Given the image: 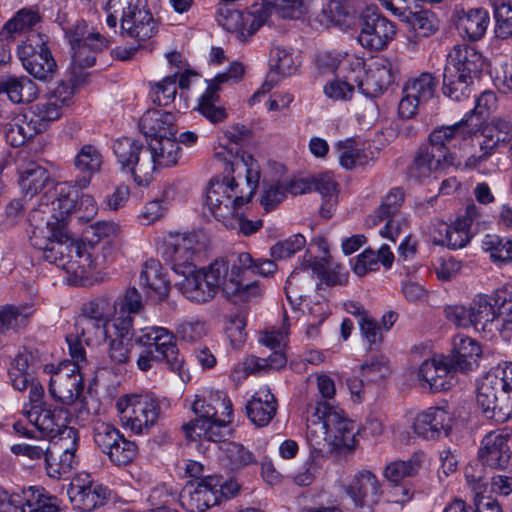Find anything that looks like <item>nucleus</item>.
I'll use <instances>...</instances> for the list:
<instances>
[{
	"instance_id": "f257e3e1",
	"label": "nucleus",
	"mask_w": 512,
	"mask_h": 512,
	"mask_svg": "<svg viewBox=\"0 0 512 512\" xmlns=\"http://www.w3.org/2000/svg\"><path fill=\"white\" fill-rule=\"evenodd\" d=\"M230 169L232 173L243 170L244 179L239 175L226 176L221 181L212 179L206 195L210 212L220 222L235 213V209H241L245 203L251 201L260 177L258 171L247 167L244 159L232 162Z\"/></svg>"
},
{
	"instance_id": "f03ea898",
	"label": "nucleus",
	"mask_w": 512,
	"mask_h": 512,
	"mask_svg": "<svg viewBox=\"0 0 512 512\" xmlns=\"http://www.w3.org/2000/svg\"><path fill=\"white\" fill-rule=\"evenodd\" d=\"M313 412L307 418V437L309 441L322 438L338 453H346L354 450L356 445L355 424L348 419L344 411L327 401H317L312 407Z\"/></svg>"
},
{
	"instance_id": "7ed1b4c3",
	"label": "nucleus",
	"mask_w": 512,
	"mask_h": 512,
	"mask_svg": "<svg viewBox=\"0 0 512 512\" xmlns=\"http://www.w3.org/2000/svg\"><path fill=\"white\" fill-rule=\"evenodd\" d=\"M488 67L489 61L474 46L455 47V55L449 56L444 67L443 94L457 102L468 98L474 80L481 79Z\"/></svg>"
},
{
	"instance_id": "20e7f679",
	"label": "nucleus",
	"mask_w": 512,
	"mask_h": 512,
	"mask_svg": "<svg viewBox=\"0 0 512 512\" xmlns=\"http://www.w3.org/2000/svg\"><path fill=\"white\" fill-rule=\"evenodd\" d=\"M112 149L121 170L130 173L137 185L148 186L152 182V158L143 143L122 137L114 141Z\"/></svg>"
},
{
	"instance_id": "39448f33",
	"label": "nucleus",
	"mask_w": 512,
	"mask_h": 512,
	"mask_svg": "<svg viewBox=\"0 0 512 512\" xmlns=\"http://www.w3.org/2000/svg\"><path fill=\"white\" fill-rule=\"evenodd\" d=\"M122 424L136 434L147 432L160 415V402L152 394L126 395L116 404Z\"/></svg>"
},
{
	"instance_id": "423d86ee",
	"label": "nucleus",
	"mask_w": 512,
	"mask_h": 512,
	"mask_svg": "<svg viewBox=\"0 0 512 512\" xmlns=\"http://www.w3.org/2000/svg\"><path fill=\"white\" fill-rule=\"evenodd\" d=\"M22 414L41 438L54 439L60 436L61 441L77 438L78 431L68 425L70 413L65 407L34 404L30 409H24Z\"/></svg>"
},
{
	"instance_id": "0eeeda50",
	"label": "nucleus",
	"mask_w": 512,
	"mask_h": 512,
	"mask_svg": "<svg viewBox=\"0 0 512 512\" xmlns=\"http://www.w3.org/2000/svg\"><path fill=\"white\" fill-rule=\"evenodd\" d=\"M106 24L109 29L120 21L121 32H133L147 28L152 32L157 22L146 9V0H109L107 3Z\"/></svg>"
},
{
	"instance_id": "6e6552de",
	"label": "nucleus",
	"mask_w": 512,
	"mask_h": 512,
	"mask_svg": "<svg viewBox=\"0 0 512 512\" xmlns=\"http://www.w3.org/2000/svg\"><path fill=\"white\" fill-rule=\"evenodd\" d=\"M44 35L29 34L27 39L18 45L17 53L30 75L41 81H50L56 74L57 64Z\"/></svg>"
},
{
	"instance_id": "1a4fd4ad",
	"label": "nucleus",
	"mask_w": 512,
	"mask_h": 512,
	"mask_svg": "<svg viewBox=\"0 0 512 512\" xmlns=\"http://www.w3.org/2000/svg\"><path fill=\"white\" fill-rule=\"evenodd\" d=\"M134 332L135 344L166 358V365L172 372H181L184 360L180 356L177 339L172 331L160 326H134Z\"/></svg>"
},
{
	"instance_id": "9d476101",
	"label": "nucleus",
	"mask_w": 512,
	"mask_h": 512,
	"mask_svg": "<svg viewBox=\"0 0 512 512\" xmlns=\"http://www.w3.org/2000/svg\"><path fill=\"white\" fill-rule=\"evenodd\" d=\"M346 78L355 82L359 90L367 97L380 96L395 79V73L388 59H379L366 69L364 63L356 60L350 66Z\"/></svg>"
},
{
	"instance_id": "9b49d317",
	"label": "nucleus",
	"mask_w": 512,
	"mask_h": 512,
	"mask_svg": "<svg viewBox=\"0 0 512 512\" xmlns=\"http://www.w3.org/2000/svg\"><path fill=\"white\" fill-rule=\"evenodd\" d=\"M93 439L99 450L117 466L130 464L138 455L137 444L126 439L118 429L109 423H95Z\"/></svg>"
},
{
	"instance_id": "f8f14e48",
	"label": "nucleus",
	"mask_w": 512,
	"mask_h": 512,
	"mask_svg": "<svg viewBox=\"0 0 512 512\" xmlns=\"http://www.w3.org/2000/svg\"><path fill=\"white\" fill-rule=\"evenodd\" d=\"M477 391V404L487 419L505 423L512 418V395L500 388L492 373L483 377Z\"/></svg>"
},
{
	"instance_id": "ddd939ff",
	"label": "nucleus",
	"mask_w": 512,
	"mask_h": 512,
	"mask_svg": "<svg viewBox=\"0 0 512 512\" xmlns=\"http://www.w3.org/2000/svg\"><path fill=\"white\" fill-rule=\"evenodd\" d=\"M223 485V477L218 475L188 481L180 493L181 506L188 512H204L219 503Z\"/></svg>"
},
{
	"instance_id": "4468645a",
	"label": "nucleus",
	"mask_w": 512,
	"mask_h": 512,
	"mask_svg": "<svg viewBox=\"0 0 512 512\" xmlns=\"http://www.w3.org/2000/svg\"><path fill=\"white\" fill-rule=\"evenodd\" d=\"M480 131L481 119L473 115H464L460 121L452 125L434 128L429 134L428 143L454 164L455 156L449 146H455L458 141L474 138Z\"/></svg>"
},
{
	"instance_id": "2eb2a0df",
	"label": "nucleus",
	"mask_w": 512,
	"mask_h": 512,
	"mask_svg": "<svg viewBox=\"0 0 512 512\" xmlns=\"http://www.w3.org/2000/svg\"><path fill=\"white\" fill-rule=\"evenodd\" d=\"M272 9L262 0L261 4L255 3L246 13L228 7H220L216 20L226 32H238L242 26L247 32H257L264 25L271 28Z\"/></svg>"
},
{
	"instance_id": "dca6fc26",
	"label": "nucleus",
	"mask_w": 512,
	"mask_h": 512,
	"mask_svg": "<svg viewBox=\"0 0 512 512\" xmlns=\"http://www.w3.org/2000/svg\"><path fill=\"white\" fill-rule=\"evenodd\" d=\"M84 389V381L77 365L61 362L49 382L51 397L62 407L73 405Z\"/></svg>"
},
{
	"instance_id": "f3484780",
	"label": "nucleus",
	"mask_w": 512,
	"mask_h": 512,
	"mask_svg": "<svg viewBox=\"0 0 512 512\" xmlns=\"http://www.w3.org/2000/svg\"><path fill=\"white\" fill-rule=\"evenodd\" d=\"M51 240L43 252V258L63 269H73L81 254L82 244L75 241L66 227H53Z\"/></svg>"
},
{
	"instance_id": "a211bd4d",
	"label": "nucleus",
	"mask_w": 512,
	"mask_h": 512,
	"mask_svg": "<svg viewBox=\"0 0 512 512\" xmlns=\"http://www.w3.org/2000/svg\"><path fill=\"white\" fill-rule=\"evenodd\" d=\"M200 249L201 243L197 234H178L170 236L164 242L162 257L167 264L171 265L173 271L181 274L183 270H191L195 267L192 261Z\"/></svg>"
},
{
	"instance_id": "6ab92c4d",
	"label": "nucleus",
	"mask_w": 512,
	"mask_h": 512,
	"mask_svg": "<svg viewBox=\"0 0 512 512\" xmlns=\"http://www.w3.org/2000/svg\"><path fill=\"white\" fill-rule=\"evenodd\" d=\"M345 492L352 499L354 506L365 512H374L383 494L377 476L366 469L358 471L353 476Z\"/></svg>"
},
{
	"instance_id": "aec40b11",
	"label": "nucleus",
	"mask_w": 512,
	"mask_h": 512,
	"mask_svg": "<svg viewBox=\"0 0 512 512\" xmlns=\"http://www.w3.org/2000/svg\"><path fill=\"white\" fill-rule=\"evenodd\" d=\"M506 293L504 290H496L491 295L478 294L470 304V316L472 327L477 331H486L503 312L506 306Z\"/></svg>"
},
{
	"instance_id": "412c9836",
	"label": "nucleus",
	"mask_w": 512,
	"mask_h": 512,
	"mask_svg": "<svg viewBox=\"0 0 512 512\" xmlns=\"http://www.w3.org/2000/svg\"><path fill=\"white\" fill-rule=\"evenodd\" d=\"M112 328L113 332L105 337L108 340V357L114 364H126L130 359L131 341H135L134 318L132 316L117 318Z\"/></svg>"
},
{
	"instance_id": "4be33fe9",
	"label": "nucleus",
	"mask_w": 512,
	"mask_h": 512,
	"mask_svg": "<svg viewBox=\"0 0 512 512\" xmlns=\"http://www.w3.org/2000/svg\"><path fill=\"white\" fill-rule=\"evenodd\" d=\"M452 346L451 353L445 356L452 371L467 374L478 367L482 349L475 339L458 334L453 338Z\"/></svg>"
},
{
	"instance_id": "5701e85b",
	"label": "nucleus",
	"mask_w": 512,
	"mask_h": 512,
	"mask_svg": "<svg viewBox=\"0 0 512 512\" xmlns=\"http://www.w3.org/2000/svg\"><path fill=\"white\" fill-rule=\"evenodd\" d=\"M453 165L450 160L441 154V151L427 143L416 150L411 163L407 167V174L411 178L421 180Z\"/></svg>"
},
{
	"instance_id": "b1692460",
	"label": "nucleus",
	"mask_w": 512,
	"mask_h": 512,
	"mask_svg": "<svg viewBox=\"0 0 512 512\" xmlns=\"http://www.w3.org/2000/svg\"><path fill=\"white\" fill-rule=\"evenodd\" d=\"M451 424L452 418L446 410L440 407H430L416 416L412 429L419 437L435 440L442 436H448Z\"/></svg>"
},
{
	"instance_id": "393cba45",
	"label": "nucleus",
	"mask_w": 512,
	"mask_h": 512,
	"mask_svg": "<svg viewBox=\"0 0 512 512\" xmlns=\"http://www.w3.org/2000/svg\"><path fill=\"white\" fill-rule=\"evenodd\" d=\"M512 451L508 444V435L495 431L489 432L481 441L478 458L488 467L505 469L511 459Z\"/></svg>"
},
{
	"instance_id": "a878e982",
	"label": "nucleus",
	"mask_w": 512,
	"mask_h": 512,
	"mask_svg": "<svg viewBox=\"0 0 512 512\" xmlns=\"http://www.w3.org/2000/svg\"><path fill=\"white\" fill-rule=\"evenodd\" d=\"M67 440V443L61 441L60 444H54L51 450H46V471L51 478L59 479L70 473L76 463L75 452L78 446L79 433H77L76 439Z\"/></svg>"
},
{
	"instance_id": "bb28decb",
	"label": "nucleus",
	"mask_w": 512,
	"mask_h": 512,
	"mask_svg": "<svg viewBox=\"0 0 512 512\" xmlns=\"http://www.w3.org/2000/svg\"><path fill=\"white\" fill-rule=\"evenodd\" d=\"M447 362L446 357L442 355L439 358L425 360L419 367L418 377L431 391H444L453 386L455 372L450 369Z\"/></svg>"
},
{
	"instance_id": "cd10ccee",
	"label": "nucleus",
	"mask_w": 512,
	"mask_h": 512,
	"mask_svg": "<svg viewBox=\"0 0 512 512\" xmlns=\"http://www.w3.org/2000/svg\"><path fill=\"white\" fill-rule=\"evenodd\" d=\"M356 18L350 14L344 0H328L311 22L313 29H353Z\"/></svg>"
},
{
	"instance_id": "c85d7f7f",
	"label": "nucleus",
	"mask_w": 512,
	"mask_h": 512,
	"mask_svg": "<svg viewBox=\"0 0 512 512\" xmlns=\"http://www.w3.org/2000/svg\"><path fill=\"white\" fill-rule=\"evenodd\" d=\"M71 46L72 62L80 66H93L95 54L107 46L103 34H67Z\"/></svg>"
},
{
	"instance_id": "c756f323",
	"label": "nucleus",
	"mask_w": 512,
	"mask_h": 512,
	"mask_svg": "<svg viewBox=\"0 0 512 512\" xmlns=\"http://www.w3.org/2000/svg\"><path fill=\"white\" fill-rule=\"evenodd\" d=\"M74 509L81 512H92L106 504L109 491L102 485L72 483L68 491Z\"/></svg>"
},
{
	"instance_id": "7c9ffc66",
	"label": "nucleus",
	"mask_w": 512,
	"mask_h": 512,
	"mask_svg": "<svg viewBox=\"0 0 512 512\" xmlns=\"http://www.w3.org/2000/svg\"><path fill=\"white\" fill-rule=\"evenodd\" d=\"M139 127L146 139L176 137L175 115L162 110H148L139 120Z\"/></svg>"
},
{
	"instance_id": "2f4dec72",
	"label": "nucleus",
	"mask_w": 512,
	"mask_h": 512,
	"mask_svg": "<svg viewBox=\"0 0 512 512\" xmlns=\"http://www.w3.org/2000/svg\"><path fill=\"white\" fill-rule=\"evenodd\" d=\"M192 410L196 418L190 422L201 424L204 419L212 421L222 416L231 418L232 404L225 393L218 391L209 400L196 396Z\"/></svg>"
},
{
	"instance_id": "473e14b6",
	"label": "nucleus",
	"mask_w": 512,
	"mask_h": 512,
	"mask_svg": "<svg viewBox=\"0 0 512 512\" xmlns=\"http://www.w3.org/2000/svg\"><path fill=\"white\" fill-rule=\"evenodd\" d=\"M277 411V400L268 388H261L246 404V414L257 427L267 426Z\"/></svg>"
},
{
	"instance_id": "72a5a7b5",
	"label": "nucleus",
	"mask_w": 512,
	"mask_h": 512,
	"mask_svg": "<svg viewBox=\"0 0 512 512\" xmlns=\"http://www.w3.org/2000/svg\"><path fill=\"white\" fill-rule=\"evenodd\" d=\"M202 270L205 271V279L210 288L214 290L215 295L221 288L227 296H232L238 293L242 287V280L231 276L229 261L226 259H216Z\"/></svg>"
},
{
	"instance_id": "f704fd0d",
	"label": "nucleus",
	"mask_w": 512,
	"mask_h": 512,
	"mask_svg": "<svg viewBox=\"0 0 512 512\" xmlns=\"http://www.w3.org/2000/svg\"><path fill=\"white\" fill-rule=\"evenodd\" d=\"M181 275L184 278L176 285L188 300L195 303H206L215 297L214 290L210 288L205 279L204 270H197L194 267L191 270H183Z\"/></svg>"
},
{
	"instance_id": "c9c22d12",
	"label": "nucleus",
	"mask_w": 512,
	"mask_h": 512,
	"mask_svg": "<svg viewBox=\"0 0 512 512\" xmlns=\"http://www.w3.org/2000/svg\"><path fill=\"white\" fill-rule=\"evenodd\" d=\"M230 418L220 417L215 420H202V423L188 422L182 425L186 437L190 440L206 439L212 442H221L227 435V426Z\"/></svg>"
},
{
	"instance_id": "e433bc0d",
	"label": "nucleus",
	"mask_w": 512,
	"mask_h": 512,
	"mask_svg": "<svg viewBox=\"0 0 512 512\" xmlns=\"http://www.w3.org/2000/svg\"><path fill=\"white\" fill-rule=\"evenodd\" d=\"M102 162L103 158L97 147L91 144L82 146L74 158V167L81 174L75 185L80 189L86 188L93 175L100 170Z\"/></svg>"
},
{
	"instance_id": "4c0bfd02",
	"label": "nucleus",
	"mask_w": 512,
	"mask_h": 512,
	"mask_svg": "<svg viewBox=\"0 0 512 512\" xmlns=\"http://www.w3.org/2000/svg\"><path fill=\"white\" fill-rule=\"evenodd\" d=\"M38 93L37 85L27 76H8L0 80V95H6L13 103H30Z\"/></svg>"
},
{
	"instance_id": "58836bf2",
	"label": "nucleus",
	"mask_w": 512,
	"mask_h": 512,
	"mask_svg": "<svg viewBox=\"0 0 512 512\" xmlns=\"http://www.w3.org/2000/svg\"><path fill=\"white\" fill-rule=\"evenodd\" d=\"M146 149L149 150L153 165V173L157 168L170 167L177 164L180 153V146L175 137L149 140Z\"/></svg>"
},
{
	"instance_id": "ea45409f",
	"label": "nucleus",
	"mask_w": 512,
	"mask_h": 512,
	"mask_svg": "<svg viewBox=\"0 0 512 512\" xmlns=\"http://www.w3.org/2000/svg\"><path fill=\"white\" fill-rule=\"evenodd\" d=\"M140 285L154 292L160 300L165 299L170 291V281L163 273L158 260L150 259L145 262L139 277Z\"/></svg>"
},
{
	"instance_id": "a19ab883",
	"label": "nucleus",
	"mask_w": 512,
	"mask_h": 512,
	"mask_svg": "<svg viewBox=\"0 0 512 512\" xmlns=\"http://www.w3.org/2000/svg\"><path fill=\"white\" fill-rule=\"evenodd\" d=\"M4 133L11 146L19 147L41 133V128L35 126L28 113L19 114L6 124Z\"/></svg>"
},
{
	"instance_id": "79ce46f5",
	"label": "nucleus",
	"mask_w": 512,
	"mask_h": 512,
	"mask_svg": "<svg viewBox=\"0 0 512 512\" xmlns=\"http://www.w3.org/2000/svg\"><path fill=\"white\" fill-rule=\"evenodd\" d=\"M490 23V15L484 8L457 11L453 18L454 28L459 32H486Z\"/></svg>"
},
{
	"instance_id": "37998d69",
	"label": "nucleus",
	"mask_w": 512,
	"mask_h": 512,
	"mask_svg": "<svg viewBox=\"0 0 512 512\" xmlns=\"http://www.w3.org/2000/svg\"><path fill=\"white\" fill-rule=\"evenodd\" d=\"M335 149L338 153L340 165L347 170H352L357 166H365L372 159L369 154L372 155L373 153H368L361 148L353 138L339 141Z\"/></svg>"
},
{
	"instance_id": "c03bdc74",
	"label": "nucleus",
	"mask_w": 512,
	"mask_h": 512,
	"mask_svg": "<svg viewBox=\"0 0 512 512\" xmlns=\"http://www.w3.org/2000/svg\"><path fill=\"white\" fill-rule=\"evenodd\" d=\"M493 129H484L478 133L477 138L482 139L479 143V153L469 156L464 163V167L468 169H476L485 163L498 149L504 139L500 135H494Z\"/></svg>"
},
{
	"instance_id": "a18cd8bd",
	"label": "nucleus",
	"mask_w": 512,
	"mask_h": 512,
	"mask_svg": "<svg viewBox=\"0 0 512 512\" xmlns=\"http://www.w3.org/2000/svg\"><path fill=\"white\" fill-rule=\"evenodd\" d=\"M25 512H60L58 499L42 487L30 486L22 491Z\"/></svg>"
},
{
	"instance_id": "49530a36",
	"label": "nucleus",
	"mask_w": 512,
	"mask_h": 512,
	"mask_svg": "<svg viewBox=\"0 0 512 512\" xmlns=\"http://www.w3.org/2000/svg\"><path fill=\"white\" fill-rule=\"evenodd\" d=\"M52 183L48 171L42 166L31 162L21 172L20 186L23 192L31 197L42 191L49 183Z\"/></svg>"
},
{
	"instance_id": "de8ad7c7",
	"label": "nucleus",
	"mask_w": 512,
	"mask_h": 512,
	"mask_svg": "<svg viewBox=\"0 0 512 512\" xmlns=\"http://www.w3.org/2000/svg\"><path fill=\"white\" fill-rule=\"evenodd\" d=\"M438 80L429 72H423L415 78H411L404 86V93L416 98L423 104L427 103L435 95Z\"/></svg>"
},
{
	"instance_id": "09e8293b",
	"label": "nucleus",
	"mask_w": 512,
	"mask_h": 512,
	"mask_svg": "<svg viewBox=\"0 0 512 512\" xmlns=\"http://www.w3.org/2000/svg\"><path fill=\"white\" fill-rule=\"evenodd\" d=\"M405 193L402 188H393L382 200L379 208L367 217L366 222L369 225L376 226L387 217L398 215V212L404 202Z\"/></svg>"
},
{
	"instance_id": "8fccbe9b",
	"label": "nucleus",
	"mask_w": 512,
	"mask_h": 512,
	"mask_svg": "<svg viewBox=\"0 0 512 512\" xmlns=\"http://www.w3.org/2000/svg\"><path fill=\"white\" fill-rule=\"evenodd\" d=\"M116 312L115 304L108 296L94 298L81 307L80 315L109 323Z\"/></svg>"
},
{
	"instance_id": "3c124183",
	"label": "nucleus",
	"mask_w": 512,
	"mask_h": 512,
	"mask_svg": "<svg viewBox=\"0 0 512 512\" xmlns=\"http://www.w3.org/2000/svg\"><path fill=\"white\" fill-rule=\"evenodd\" d=\"M28 114L35 122V126L41 128V133L47 129L50 122L59 119L61 116L59 103L53 99L31 106Z\"/></svg>"
},
{
	"instance_id": "603ef678",
	"label": "nucleus",
	"mask_w": 512,
	"mask_h": 512,
	"mask_svg": "<svg viewBox=\"0 0 512 512\" xmlns=\"http://www.w3.org/2000/svg\"><path fill=\"white\" fill-rule=\"evenodd\" d=\"M28 318L29 314L25 307L9 304L0 306V333L25 327Z\"/></svg>"
},
{
	"instance_id": "864d4df0",
	"label": "nucleus",
	"mask_w": 512,
	"mask_h": 512,
	"mask_svg": "<svg viewBox=\"0 0 512 512\" xmlns=\"http://www.w3.org/2000/svg\"><path fill=\"white\" fill-rule=\"evenodd\" d=\"M110 247H102L101 252L95 246L81 247V254L77 260V267L81 269L82 273H87L91 270L101 269L107 262V256L110 254Z\"/></svg>"
},
{
	"instance_id": "5fc2aeb1",
	"label": "nucleus",
	"mask_w": 512,
	"mask_h": 512,
	"mask_svg": "<svg viewBox=\"0 0 512 512\" xmlns=\"http://www.w3.org/2000/svg\"><path fill=\"white\" fill-rule=\"evenodd\" d=\"M419 468L420 462L414 457L407 461H394L386 466L384 477L397 487L405 478L415 476Z\"/></svg>"
},
{
	"instance_id": "6e6d98bb",
	"label": "nucleus",
	"mask_w": 512,
	"mask_h": 512,
	"mask_svg": "<svg viewBox=\"0 0 512 512\" xmlns=\"http://www.w3.org/2000/svg\"><path fill=\"white\" fill-rule=\"evenodd\" d=\"M107 325V322L94 320L79 314L75 322V333L83 337L86 344H89L93 340L101 337L105 338L109 334Z\"/></svg>"
},
{
	"instance_id": "4d7b16f0",
	"label": "nucleus",
	"mask_w": 512,
	"mask_h": 512,
	"mask_svg": "<svg viewBox=\"0 0 512 512\" xmlns=\"http://www.w3.org/2000/svg\"><path fill=\"white\" fill-rule=\"evenodd\" d=\"M482 248L490 252L494 261L512 262V239L487 234L482 241Z\"/></svg>"
},
{
	"instance_id": "13d9d810",
	"label": "nucleus",
	"mask_w": 512,
	"mask_h": 512,
	"mask_svg": "<svg viewBox=\"0 0 512 512\" xmlns=\"http://www.w3.org/2000/svg\"><path fill=\"white\" fill-rule=\"evenodd\" d=\"M270 56V70L278 76L287 77L296 73L299 62L288 50L275 47Z\"/></svg>"
},
{
	"instance_id": "bf43d9fd",
	"label": "nucleus",
	"mask_w": 512,
	"mask_h": 512,
	"mask_svg": "<svg viewBox=\"0 0 512 512\" xmlns=\"http://www.w3.org/2000/svg\"><path fill=\"white\" fill-rule=\"evenodd\" d=\"M282 19L298 20L306 13L304 0H263Z\"/></svg>"
},
{
	"instance_id": "052dcab7",
	"label": "nucleus",
	"mask_w": 512,
	"mask_h": 512,
	"mask_svg": "<svg viewBox=\"0 0 512 512\" xmlns=\"http://www.w3.org/2000/svg\"><path fill=\"white\" fill-rule=\"evenodd\" d=\"M357 21L360 32H395L394 25L375 10L367 9Z\"/></svg>"
},
{
	"instance_id": "680f3d73",
	"label": "nucleus",
	"mask_w": 512,
	"mask_h": 512,
	"mask_svg": "<svg viewBox=\"0 0 512 512\" xmlns=\"http://www.w3.org/2000/svg\"><path fill=\"white\" fill-rule=\"evenodd\" d=\"M40 20L41 17L37 11L23 8L6 22L1 32H22L26 29H32Z\"/></svg>"
},
{
	"instance_id": "e2e57ef3",
	"label": "nucleus",
	"mask_w": 512,
	"mask_h": 512,
	"mask_svg": "<svg viewBox=\"0 0 512 512\" xmlns=\"http://www.w3.org/2000/svg\"><path fill=\"white\" fill-rule=\"evenodd\" d=\"M77 195L60 194L58 198L52 201L50 209L56 227H66V218L75 210Z\"/></svg>"
},
{
	"instance_id": "0e129e2a",
	"label": "nucleus",
	"mask_w": 512,
	"mask_h": 512,
	"mask_svg": "<svg viewBox=\"0 0 512 512\" xmlns=\"http://www.w3.org/2000/svg\"><path fill=\"white\" fill-rule=\"evenodd\" d=\"M225 452L229 460V465L233 470H238L256 463L254 454L242 444L230 442L227 444Z\"/></svg>"
},
{
	"instance_id": "69168bd1",
	"label": "nucleus",
	"mask_w": 512,
	"mask_h": 512,
	"mask_svg": "<svg viewBox=\"0 0 512 512\" xmlns=\"http://www.w3.org/2000/svg\"><path fill=\"white\" fill-rule=\"evenodd\" d=\"M485 466L487 465L479 460L478 462L468 464L465 467L464 475L467 484L471 487L476 495L481 494L488 485Z\"/></svg>"
},
{
	"instance_id": "338daca9",
	"label": "nucleus",
	"mask_w": 512,
	"mask_h": 512,
	"mask_svg": "<svg viewBox=\"0 0 512 512\" xmlns=\"http://www.w3.org/2000/svg\"><path fill=\"white\" fill-rule=\"evenodd\" d=\"M388 371V361L382 355L375 356L371 361H366L360 366V376L368 383L384 379Z\"/></svg>"
},
{
	"instance_id": "774afa93",
	"label": "nucleus",
	"mask_w": 512,
	"mask_h": 512,
	"mask_svg": "<svg viewBox=\"0 0 512 512\" xmlns=\"http://www.w3.org/2000/svg\"><path fill=\"white\" fill-rule=\"evenodd\" d=\"M494 10L495 32H512V0H490Z\"/></svg>"
}]
</instances>
